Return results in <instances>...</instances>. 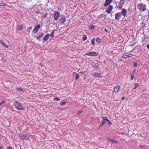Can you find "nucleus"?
I'll list each match as a JSON object with an SVG mask.
<instances>
[{
    "label": "nucleus",
    "mask_w": 149,
    "mask_h": 149,
    "mask_svg": "<svg viewBox=\"0 0 149 149\" xmlns=\"http://www.w3.org/2000/svg\"><path fill=\"white\" fill-rule=\"evenodd\" d=\"M14 105L15 107V108L20 110H24V108L22 106V104L20 103L19 102L15 100L14 103Z\"/></svg>",
    "instance_id": "1"
},
{
    "label": "nucleus",
    "mask_w": 149,
    "mask_h": 149,
    "mask_svg": "<svg viewBox=\"0 0 149 149\" xmlns=\"http://www.w3.org/2000/svg\"><path fill=\"white\" fill-rule=\"evenodd\" d=\"M137 8L141 12L144 11L146 9L145 5L142 3H139L137 5Z\"/></svg>",
    "instance_id": "2"
},
{
    "label": "nucleus",
    "mask_w": 149,
    "mask_h": 149,
    "mask_svg": "<svg viewBox=\"0 0 149 149\" xmlns=\"http://www.w3.org/2000/svg\"><path fill=\"white\" fill-rule=\"evenodd\" d=\"M98 55V53L95 52H91L86 54V55L91 56H97Z\"/></svg>",
    "instance_id": "3"
},
{
    "label": "nucleus",
    "mask_w": 149,
    "mask_h": 149,
    "mask_svg": "<svg viewBox=\"0 0 149 149\" xmlns=\"http://www.w3.org/2000/svg\"><path fill=\"white\" fill-rule=\"evenodd\" d=\"M66 18L64 15H62L59 20V23L61 24H63L66 21Z\"/></svg>",
    "instance_id": "4"
},
{
    "label": "nucleus",
    "mask_w": 149,
    "mask_h": 149,
    "mask_svg": "<svg viewBox=\"0 0 149 149\" xmlns=\"http://www.w3.org/2000/svg\"><path fill=\"white\" fill-rule=\"evenodd\" d=\"M19 136L20 139L22 140H27L29 138L27 135L22 134H19Z\"/></svg>",
    "instance_id": "5"
},
{
    "label": "nucleus",
    "mask_w": 149,
    "mask_h": 149,
    "mask_svg": "<svg viewBox=\"0 0 149 149\" xmlns=\"http://www.w3.org/2000/svg\"><path fill=\"white\" fill-rule=\"evenodd\" d=\"M124 3L125 1L124 0H120L117 5V7L120 9H121L123 6Z\"/></svg>",
    "instance_id": "6"
},
{
    "label": "nucleus",
    "mask_w": 149,
    "mask_h": 149,
    "mask_svg": "<svg viewBox=\"0 0 149 149\" xmlns=\"http://www.w3.org/2000/svg\"><path fill=\"white\" fill-rule=\"evenodd\" d=\"M107 139L109 141L111 142L112 144H117L118 143V142L117 141L112 139L110 138L107 137Z\"/></svg>",
    "instance_id": "7"
},
{
    "label": "nucleus",
    "mask_w": 149,
    "mask_h": 149,
    "mask_svg": "<svg viewBox=\"0 0 149 149\" xmlns=\"http://www.w3.org/2000/svg\"><path fill=\"white\" fill-rule=\"evenodd\" d=\"M121 13H118L115 14V18L116 20H119L122 16Z\"/></svg>",
    "instance_id": "8"
},
{
    "label": "nucleus",
    "mask_w": 149,
    "mask_h": 149,
    "mask_svg": "<svg viewBox=\"0 0 149 149\" xmlns=\"http://www.w3.org/2000/svg\"><path fill=\"white\" fill-rule=\"evenodd\" d=\"M60 16V14L59 12H56L54 14V19L56 20L58 19Z\"/></svg>",
    "instance_id": "9"
},
{
    "label": "nucleus",
    "mask_w": 149,
    "mask_h": 149,
    "mask_svg": "<svg viewBox=\"0 0 149 149\" xmlns=\"http://www.w3.org/2000/svg\"><path fill=\"white\" fill-rule=\"evenodd\" d=\"M102 118V119L101 120V123L104 124L106 123V121L108 120V118L106 116H103Z\"/></svg>",
    "instance_id": "10"
},
{
    "label": "nucleus",
    "mask_w": 149,
    "mask_h": 149,
    "mask_svg": "<svg viewBox=\"0 0 149 149\" xmlns=\"http://www.w3.org/2000/svg\"><path fill=\"white\" fill-rule=\"evenodd\" d=\"M113 0H106L105 3L104 4V6L107 7L112 2Z\"/></svg>",
    "instance_id": "11"
},
{
    "label": "nucleus",
    "mask_w": 149,
    "mask_h": 149,
    "mask_svg": "<svg viewBox=\"0 0 149 149\" xmlns=\"http://www.w3.org/2000/svg\"><path fill=\"white\" fill-rule=\"evenodd\" d=\"M40 27V24H38L33 30V31L34 33H37L38 32L39 29Z\"/></svg>",
    "instance_id": "12"
},
{
    "label": "nucleus",
    "mask_w": 149,
    "mask_h": 149,
    "mask_svg": "<svg viewBox=\"0 0 149 149\" xmlns=\"http://www.w3.org/2000/svg\"><path fill=\"white\" fill-rule=\"evenodd\" d=\"M113 9V6L112 5H110L108 7L107 10L106 11V12H107L108 14H109L111 13Z\"/></svg>",
    "instance_id": "13"
},
{
    "label": "nucleus",
    "mask_w": 149,
    "mask_h": 149,
    "mask_svg": "<svg viewBox=\"0 0 149 149\" xmlns=\"http://www.w3.org/2000/svg\"><path fill=\"white\" fill-rule=\"evenodd\" d=\"M122 15H123L125 17L126 16L127 13V10L126 9L123 8L122 9Z\"/></svg>",
    "instance_id": "14"
},
{
    "label": "nucleus",
    "mask_w": 149,
    "mask_h": 149,
    "mask_svg": "<svg viewBox=\"0 0 149 149\" xmlns=\"http://www.w3.org/2000/svg\"><path fill=\"white\" fill-rule=\"evenodd\" d=\"M93 76L95 77L101 78L102 77L101 73H95L93 74Z\"/></svg>",
    "instance_id": "15"
},
{
    "label": "nucleus",
    "mask_w": 149,
    "mask_h": 149,
    "mask_svg": "<svg viewBox=\"0 0 149 149\" xmlns=\"http://www.w3.org/2000/svg\"><path fill=\"white\" fill-rule=\"evenodd\" d=\"M120 88V86H118L116 87L114 89V91L115 93H117Z\"/></svg>",
    "instance_id": "16"
},
{
    "label": "nucleus",
    "mask_w": 149,
    "mask_h": 149,
    "mask_svg": "<svg viewBox=\"0 0 149 149\" xmlns=\"http://www.w3.org/2000/svg\"><path fill=\"white\" fill-rule=\"evenodd\" d=\"M54 31H53L50 34H47V40L48 39V38L49 37H52L54 36Z\"/></svg>",
    "instance_id": "17"
},
{
    "label": "nucleus",
    "mask_w": 149,
    "mask_h": 149,
    "mask_svg": "<svg viewBox=\"0 0 149 149\" xmlns=\"http://www.w3.org/2000/svg\"><path fill=\"white\" fill-rule=\"evenodd\" d=\"M23 29V26L22 25H19L17 28L16 29L17 30H21Z\"/></svg>",
    "instance_id": "18"
},
{
    "label": "nucleus",
    "mask_w": 149,
    "mask_h": 149,
    "mask_svg": "<svg viewBox=\"0 0 149 149\" xmlns=\"http://www.w3.org/2000/svg\"><path fill=\"white\" fill-rule=\"evenodd\" d=\"M44 33H42L41 34H40L38 37H36V39L37 40H39L40 39V38L42 37L44 35Z\"/></svg>",
    "instance_id": "19"
},
{
    "label": "nucleus",
    "mask_w": 149,
    "mask_h": 149,
    "mask_svg": "<svg viewBox=\"0 0 149 149\" xmlns=\"http://www.w3.org/2000/svg\"><path fill=\"white\" fill-rule=\"evenodd\" d=\"M16 90L17 91H21L22 92H24L25 91L24 90V89L22 88H19L18 87H17L16 88Z\"/></svg>",
    "instance_id": "20"
},
{
    "label": "nucleus",
    "mask_w": 149,
    "mask_h": 149,
    "mask_svg": "<svg viewBox=\"0 0 149 149\" xmlns=\"http://www.w3.org/2000/svg\"><path fill=\"white\" fill-rule=\"evenodd\" d=\"M135 72V70H134V72H133L132 73V74H131L130 79H131V80H133V79L134 77V73Z\"/></svg>",
    "instance_id": "21"
},
{
    "label": "nucleus",
    "mask_w": 149,
    "mask_h": 149,
    "mask_svg": "<svg viewBox=\"0 0 149 149\" xmlns=\"http://www.w3.org/2000/svg\"><path fill=\"white\" fill-rule=\"evenodd\" d=\"M0 42L2 45H4V46L5 47L7 48L8 47V46L6 45L3 41L0 40Z\"/></svg>",
    "instance_id": "22"
},
{
    "label": "nucleus",
    "mask_w": 149,
    "mask_h": 149,
    "mask_svg": "<svg viewBox=\"0 0 149 149\" xmlns=\"http://www.w3.org/2000/svg\"><path fill=\"white\" fill-rule=\"evenodd\" d=\"M7 6V4L5 3H0V6Z\"/></svg>",
    "instance_id": "23"
},
{
    "label": "nucleus",
    "mask_w": 149,
    "mask_h": 149,
    "mask_svg": "<svg viewBox=\"0 0 149 149\" xmlns=\"http://www.w3.org/2000/svg\"><path fill=\"white\" fill-rule=\"evenodd\" d=\"M101 39L99 38H97L96 40V42L97 43H99L101 41Z\"/></svg>",
    "instance_id": "24"
},
{
    "label": "nucleus",
    "mask_w": 149,
    "mask_h": 149,
    "mask_svg": "<svg viewBox=\"0 0 149 149\" xmlns=\"http://www.w3.org/2000/svg\"><path fill=\"white\" fill-rule=\"evenodd\" d=\"M83 40L84 41L86 40L87 39V37L84 35L82 38Z\"/></svg>",
    "instance_id": "25"
},
{
    "label": "nucleus",
    "mask_w": 149,
    "mask_h": 149,
    "mask_svg": "<svg viewBox=\"0 0 149 149\" xmlns=\"http://www.w3.org/2000/svg\"><path fill=\"white\" fill-rule=\"evenodd\" d=\"M95 38H94L93 39H92L91 40V43L93 45H94L95 43Z\"/></svg>",
    "instance_id": "26"
},
{
    "label": "nucleus",
    "mask_w": 149,
    "mask_h": 149,
    "mask_svg": "<svg viewBox=\"0 0 149 149\" xmlns=\"http://www.w3.org/2000/svg\"><path fill=\"white\" fill-rule=\"evenodd\" d=\"M89 29H93L95 28V26L93 25H91L89 27Z\"/></svg>",
    "instance_id": "27"
},
{
    "label": "nucleus",
    "mask_w": 149,
    "mask_h": 149,
    "mask_svg": "<svg viewBox=\"0 0 149 149\" xmlns=\"http://www.w3.org/2000/svg\"><path fill=\"white\" fill-rule=\"evenodd\" d=\"M139 84L138 83H136L134 85V87L133 88V89H135L138 86Z\"/></svg>",
    "instance_id": "28"
},
{
    "label": "nucleus",
    "mask_w": 149,
    "mask_h": 149,
    "mask_svg": "<svg viewBox=\"0 0 149 149\" xmlns=\"http://www.w3.org/2000/svg\"><path fill=\"white\" fill-rule=\"evenodd\" d=\"M122 57L124 58H128L127 55L126 54H123L122 56Z\"/></svg>",
    "instance_id": "29"
},
{
    "label": "nucleus",
    "mask_w": 149,
    "mask_h": 149,
    "mask_svg": "<svg viewBox=\"0 0 149 149\" xmlns=\"http://www.w3.org/2000/svg\"><path fill=\"white\" fill-rule=\"evenodd\" d=\"M6 102V100H3V101H2V102H1L0 103V106H1V105H2L3 104H4Z\"/></svg>",
    "instance_id": "30"
},
{
    "label": "nucleus",
    "mask_w": 149,
    "mask_h": 149,
    "mask_svg": "<svg viewBox=\"0 0 149 149\" xmlns=\"http://www.w3.org/2000/svg\"><path fill=\"white\" fill-rule=\"evenodd\" d=\"M83 112V111L82 110H80L78 111L77 112V115H79L81 113Z\"/></svg>",
    "instance_id": "31"
},
{
    "label": "nucleus",
    "mask_w": 149,
    "mask_h": 149,
    "mask_svg": "<svg viewBox=\"0 0 149 149\" xmlns=\"http://www.w3.org/2000/svg\"><path fill=\"white\" fill-rule=\"evenodd\" d=\"M60 100V99L58 98L57 97H56L54 98V101H58Z\"/></svg>",
    "instance_id": "32"
},
{
    "label": "nucleus",
    "mask_w": 149,
    "mask_h": 149,
    "mask_svg": "<svg viewBox=\"0 0 149 149\" xmlns=\"http://www.w3.org/2000/svg\"><path fill=\"white\" fill-rule=\"evenodd\" d=\"M66 104V102H61L60 103V105L61 106H63Z\"/></svg>",
    "instance_id": "33"
},
{
    "label": "nucleus",
    "mask_w": 149,
    "mask_h": 149,
    "mask_svg": "<svg viewBox=\"0 0 149 149\" xmlns=\"http://www.w3.org/2000/svg\"><path fill=\"white\" fill-rule=\"evenodd\" d=\"M32 27H29V28H28L27 29V31L28 32H29L32 29Z\"/></svg>",
    "instance_id": "34"
},
{
    "label": "nucleus",
    "mask_w": 149,
    "mask_h": 149,
    "mask_svg": "<svg viewBox=\"0 0 149 149\" xmlns=\"http://www.w3.org/2000/svg\"><path fill=\"white\" fill-rule=\"evenodd\" d=\"M133 55L132 54H130L127 55L128 58L131 57L133 56Z\"/></svg>",
    "instance_id": "35"
},
{
    "label": "nucleus",
    "mask_w": 149,
    "mask_h": 149,
    "mask_svg": "<svg viewBox=\"0 0 149 149\" xmlns=\"http://www.w3.org/2000/svg\"><path fill=\"white\" fill-rule=\"evenodd\" d=\"M79 78V74H77L76 76V80H77Z\"/></svg>",
    "instance_id": "36"
},
{
    "label": "nucleus",
    "mask_w": 149,
    "mask_h": 149,
    "mask_svg": "<svg viewBox=\"0 0 149 149\" xmlns=\"http://www.w3.org/2000/svg\"><path fill=\"white\" fill-rule=\"evenodd\" d=\"M43 40L44 41H47V35H46L43 39Z\"/></svg>",
    "instance_id": "37"
},
{
    "label": "nucleus",
    "mask_w": 149,
    "mask_h": 149,
    "mask_svg": "<svg viewBox=\"0 0 149 149\" xmlns=\"http://www.w3.org/2000/svg\"><path fill=\"white\" fill-rule=\"evenodd\" d=\"M109 123V125H112V123L108 119V120H107V121Z\"/></svg>",
    "instance_id": "38"
},
{
    "label": "nucleus",
    "mask_w": 149,
    "mask_h": 149,
    "mask_svg": "<svg viewBox=\"0 0 149 149\" xmlns=\"http://www.w3.org/2000/svg\"><path fill=\"white\" fill-rule=\"evenodd\" d=\"M104 124H102V123H101L100 124V125L99 127V128H100L101 127H102L103 126V125H104Z\"/></svg>",
    "instance_id": "39"
},
{
    "label": "nucleus",
    "mask_w": 149,
    "mask_h": 149,
    "mask_svg": "<svg viewBox=\"0 0 149 149\" xmlns=\"http://www.w3.org/2000/svg\"><path fill=\"white\" fill-rule=\"evenodd\" d=\"M7 149H13V147L11 146H9L8 147Z\"/></svg>",
    "instance_id": "40"
},
{
    "label": "nucleus",
    "mask_w": 149,
    "mask_h": 149,
    "mask_svg": "<svg viewBox=\"0 0 149 149\" xmlns=\"http://www.w3.org/2000/svg\"><path fill=\"white\" fill-rule=\"evenodd\" d=\"M137 66V63H135L134 64V66L135 67H136V66Z\"/></svg>",
    "instance_id": "41"
},
{
    "label": "nucleus",
    "mask_w": 149,
    "mask_h": 149,
    "mask_svg": "<svg viewBox=\"0 0 149 149\" xmlns=\"http://www.w3.org/2000/svg\"><path fill=\"white\" fill-rule=\"evenodd\" d=\"M147 47L148 49H149V44L147 45Z\"/></svg>",
    "instance_id": "42"
},
{
    "label": "nucleus",
    "mask_w": 149,
    "mask_h": 149,
    "mask_svg": "<svg viewBox=\"0 0 149 149\" xmlns=\"http://www.w3.org/2000/svg\"><path fill=\"white\" fill-rule=\"evenodd\" d=\"M140 147L141 148H143L144 147V145H142L140 146Z\"/></svg>",
    "instance_id": "43"
},
{
    "label": "nucleus",
    "mask_w": 149,
    "mask_h": 149,
    "mask_svg": "<svg viewBox=\"0 0 149 149\" xmlns=\"http://www.w3.org/2000/svg\"><path fill=\"white\" fill-rule=\"evenodd\" d=\"M47 17V14H45L43 16V17L44 18H45Z\"/></svg>",
    "instance_id": "44"
},
{
    "label": "nucleus",
    "mask_w": 149,
    "mask_h": 149,
    "mask_svg": "<svg viewBox=\"0 0 149 149\" xmlns=\"http://www.w3.org/2000/svg\"><path fill=\"white\" fill-rule=\"evenodd\" d=\"M124 99H125V97H122L121 98V99L122 100H124Z\"/></svg>",
    "instance_id": "45"
},
{
    "label": "nucleus",
    "mask_w": 149,
    "mask_h": 149,
    "mask_svg": "<svg viewBox=\"0 0 149 149\" xmlns=\"http://www.w3.org/2000/svg\"><path fill=\"white\" fill-rule=\"evenodd\" d=\"M3 147L2 146H0V149H2Z\"/></svg>",
    "instance_id": "46"
},
{
    "label": "nucleus",
    "mask_w": 149,
    "mask_h": 149,
    "mask_svg": "<svg viewBox=\"0 0 149 149\" xmlns=\"http://www.w3.org/2000/svg\"><path fill=\"white\" fill-rule=\"evenodd\" d=\"M105 30L106 31V29H105Z\"/></svg>",
    "instance_id": "47"
}]
</instances>
